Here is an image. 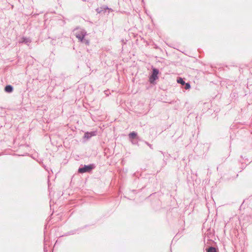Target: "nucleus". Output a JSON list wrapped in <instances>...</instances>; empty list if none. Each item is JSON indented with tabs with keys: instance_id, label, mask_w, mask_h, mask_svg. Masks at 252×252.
Here are the masks:
<instances>
[{
	"instance_id": "obj_14",
	"label": "nucleus",
	"mask_w": 252,
	"mask_h": 252,
	"mask_svg": "<svg viewBox=\"0 0 252 252\" xmlns=\"http://www.w3.org/2000/svg\"><path fill=\"white\" fill-rule=\"evenodd\" d=\"M144 142L146 145H147L150 147V149H153V145L152 144H150L149 142L147 141H145Z\"/></svg>"
},
{
	"instance_id": "obj_21",
	"label": "nucleus",
	"mask_w": 252,
	"mask_h": 252,
	"mask_svg": "<svg viewBox=\"0 0 252 252\" xmlns=\"http://www.w3.org/2000/svg\"><path fill=\"white\" fill-rule=\"evenodd\" d=\"M241 158H243V159H244V158H245L246 157H243L242 156H241Z\"/></svg>"
},
{
	"instance_id": "obj_18",
	"label": "nucleus",
	"mask_w": 252,
	"mask_h": 252,
	"mask_svg": "<svg viewBox=\"0 0 252 252\" xmlns=\"http://www.w3.org/2000/svg\"><path fill=\"white\" fill-rule=\"evenodd\" d=\"M245 160H247L249 163L251 162V161H250L247 158H245Z\"/></svg>"
},
{
	"instance_id": "obj_12",
	"label": "nucleus",
	"mask_w": 252,
	"mask_h": 252,
	"mask_svg": "<svg viewBox=\"0 0 252 252\" xmlns=\"http://www.w3.org/2000/svg\"><path fill=\"white\" fill-rule=\"evenodd\" d=\"M177 82L178 83L182 85L183 86L185 84L186 82L182 78L179 77L177 79Z\"/></svg>"
},
{
	"instance_id": "obj_1",
	"label": "nucleus",
	"mask_w": 252,
	"mask_h": 252,
	"mask_svg": "<svg viewBox=\"0 0 252 252\" xmlns=\"http://www.w3.org/2000/svg\"><path fill=\"white\" fill-rule=\"evenodd\" d=\"M132 176L135 178L133 181V184L134 185L137 184V188L141 187V189H142L146 187V184L149 180L148 178L141 177V174L138 172H135L133 174Z\"/></svg>"
},
{
	"instance_id": "obj_20",
	"label": "nucleus",
	"mask_w": 252,
	"mask_h": 252,
	"mask_svg": "<svg viewBox=\"0 0 252 252\" xmlns=\"http://www.w3.org/2000/svg\"><path fill=\"white\" fill-rule=\"evenodd\" d=\"M163 161H164V164H166V160H163Z\"/></svg>"
},
{
	"instance_id": "obj_6",
	"label": "nucleus",
	"mask_w": 252,
	"mask_h": 252,
	"mask_svg": "<svg viewBox=\"0 0 252 252\" xmlns=\"http://www.w3.org/2000/svg\"><path fill=\"white\" fill-rule=\"evenodd\" d=\"M88 226H89L88 225H85V226H84L83 227H79L77 229L72 230L70 231H68V232L65 233L64 235H62V236H69V235H73L76 233L79 234V231H80L81 230H82L85 228H87V227H88Z\"/></svg>"
},
{
	"instance_id": "obj_3",
	"label": "nucleus",
	"mask_w": 252,
	"mask_h": 252,
	"mask_svg": "<svg viewBox=\"0 0 252 252\" xmlns=\"http://www.w3.org/2000/svg\"><path fill=\"white\" fill-rule=\"evenodd\" d=\"M95 168V165L94 163H91L88 165L81 166L78 168V172L79 173H90Z\"/></svg>"
},
{
	"instance_id": "obj_16",
	"label": "nucleus",
	"mask_w": 252,
	"mask_h": 252,
	"mask_svg": "<svg viewBox=\"0 0 252 252\" xmlns=\"http://www.w3.org/2000/svg\"><path fill=\"white\" fill-rule=\"evenodd\" d=\"M83 43H85L86 45H89L90 43V41L88 39H86L85 38V40H84V42Z\"/></svg>"
},
{
	"instance_id": "obj_4",
	"label": "nucleus",
	"mask_w": 252,
	"mask_h": 252,
	"mask_svg": "<svg viewBox=\"0 0 252 252\" xmlns=\"http://www.w3.org/2000/svg\"><path fill=\"white\" fill-rule=\"evenodd\" d=\"M76 37L79 39V40L83 42L85 40V37L87 34L86 31L84 29H80L76 32Z\"/></svg>"
},
{
	"instance_id": "obj_2",
	"label": "nucleus",
	"mask_w": 252,
	"mask_h": 252,
	"mask_svg": "<svg viewBox=\"0 0 252 252\" xmlns=\"http://www.w3.org/2000/svg\"><path fill=\"white\" fill-rule=\"evenodd\" d=\"M160 73L158 69L154 66L152 67V72L149 76V82L150 84L155 85L157 84L156 81L159 78Z\"/></svg>"
},
{
	"instance_id": "obj_10",
	"label": "nucleus",
	"mask_w": 252,
	"mask_h": 252,
	"mask_svg": "<svg viewBox=\"0 0 252 252\" xmlns=\"http://www.w3.org/2000/svg\"><path fill=\"white\" fill-rule=\"evenodd\" d=\"M21 43H24L25 44H28V43L31 42V40L28 37H23L21 39V41H20Z\"/></svg>"
},
{
	"instance_id": "obj_17",
	"label": "nucleus",
	"mask_w": 252,
	"mask_h": 252,
	"mask_svg": "<svg viewBox=\"0 0 252 252\" xmlns=\"http://www.w3.org/2000/svg\"><path fill=\"white\" fill-rule=\"evenodd\" d=\"M44 252H47V250L46 249V248L45 247V244H44Z\"/></svg>"
},
{
	"instance_id": "obj_15",
	"label": "nucleus",
	"mask_w": 252,
	"mask_h": 252,
	"mask_svg": "<svg viewBox=\"0 0 252 252\" xmlns=\"http://www.w3.org/2000/svg\"><path fill=\"white\" fill-rule=\"evenodd\" d=\"M137 140L138 139H132L131 140V142L132 144L136 145V144H138Z\"/></svg>"
},
{
	"instance_id": "obj_5",
	"label": "nucleus",
	"mask_w": 252,
	"mask_h": 252,
	"mask_svg": "<svg viewBox=\"0 0 252 252\" xmlns=\"http://www.w3.org/2000/svg\"><path fill=\"white\" fill-rule=\"evenodd\" d=\"M96 11L99 14H104L107 12V14H109L113 10L109 8L108 6H101L96 9Z\"/></svg>"
},
{
	"instance_id": "obj_8",
	"label": "nucleus",
	"mask_w": 252,
	"mask_h": 252,
	"mask_svg": "<svg viewBox=\"0 0 252 252\" xmlns=\"http://www.w3.org/2000/svg\"><path fill=\"white\" fill-rule=\"evenodd\" d=\"M5 92L7 93H11L14 90V88L11 85H6L4 88Z\"/></svg>"
},
{
	"instance_id": "obj_7",
	"label": "nucleus",
	"mask_w": 252,
	"mask_h": 252,
	"mask_svg": "<svg viewBox=\"0 0 252 252\" xmlns=\"http://www.w3.org/2000/svg\"><path fill=\"white\" fill-rule=\"evenodd\" d=\"M97 133L96 130H93L91 131H87L85 133L83 136V139L85 140H88L93 136H96Z\"/></svg>"
},
{
	"instance_id": "obj_11",
	"label": "nucleus",
	"mask_w": 252,
	"mask_h": 252,
	"mask_svg": "<svg viewBox=\"0 0 252 252\" xmlns=\"http://www.w3.org/2000/svg\"><path fill=\"white\" fill-rule=\"evenodd\" d=\"M206 252H218L215 248H214L213 247H210L206 250Z\"/></svg>"
},
{
	"instance_id": "obj_9",
	"label": "nucleus",
	"mask_w": 252,
	"mask_h": 252,
	"mask_svg": "<svg viewBox=\"0 0 252 252\" xmlns=\"http://www.w3.org/2000/svg\"><path fill=\"white\" fill-rule=\"evenodd\" d=\"M128 137L129 139H139V137L138 136L137 133L135 131L130 132L128 134Z\"/></svg>"
},
{
	"instance_id": "obj_19",
	"label": "nucleus",
	"mask_w": 252,
	"mask_h": 252,
	"mask_svg": "<svg viewBox=\"0 0 252 252\" xmlns=\"http://www.w3.org/2000/svg\"><path fill=\"white\" fill-rule=\"evenodd\" d=\"M238 174H237V175H236V176H235V177H234V178H233V179H235V178H237V177H238Z\"/></svg>"
},
{
	"instance_id": "obj_13",
	"label": "nucleus",
	"mask_w": 252,
	"mask_h": 252,
	"mask_svg": "<svg viewBox=\"0 0 252 252\" xmlns=\"http://www.w3.org/2000/svg\"><path fill=\"white\" fill-rule=\"evenodd\" d=\"M183 87L186 90H189L191 86L189 82H186L185 84L183 86Z\"/></svg>"
}]
</instances>
